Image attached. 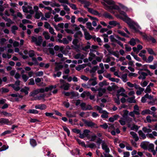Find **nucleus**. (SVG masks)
Masks as SVG:
<instances>
[{"mask_svg": "<svg viewBox=\"0 0 157 157\" xmlns=\"http://www.w3.org/2000/svg\"><path fill=\"white\" fill-rule=\"evenodd\" d=\"M103 0L110 6H107L105 7V9L106 10L113 13H115L113 10H117L120 14L124 16L123 17H121V18L127 23L131 29H133L136 32H140L141 28L138 25L129 18L124 12L121 10V9H122L124 10L127 11L128 8L127 7L121 4H119V6H118L116 5L115 2L112 0Z\"/></svg>", "mask_w": 157, "mask_h": 157, "instance_id": "nucleus-1", "label": "nucleus"}, {"mask_svg": "<svg viewBox=\"0 0 157 157\" xmlns=\"http://www.w3.org/2000/svg\"><path fill=\"white\" fill-rule=\"evenodd\" d=\"M10 5L11 8L10 9V12L11 13V16L13 17L14 19L17 17L16 15L15 14V10H16V8H17V4L13 2H11Z\"/></svg>", "mask_w": 157, "mask_h": 157, "instance_id": "nucleus-2", "label": "nucleus"}, {"mask_svg": "<svg viewBox=\"0 0 157 157\" xmlns=\"http://www.w3.org/2000/svg\"><path fill=\"white\" fill-rule=\"evenodd\" d=\"M31 41L35 43L37 45L40 46L42 41V38L40 36H39L38 37L34 36H32Z\"/></svg>", "mask_w": 157, "mask_h": 157, "instance_id": "nucleus-3", "label": "nucleus"}, {"mask_svg": "<svg viewBox=\"0 0 157 157\" xmlns=\"http://www.w3.org/2000/svg\"><path fill=\"white\" fill-rule=\"evenodd\" d=\"M23 11L25 13H29L31 14H33L34 11L33 10L32 7L30 6H22Z\"/></svg>", "mask_w": 157, "mask_h": 157, "instance_id": "nucleus-4", "label": "nucleus"}, {"mask_svg": "<svg viewBox=\"0 0 157 157\" xmlns=\"http://www.w3.org/2000/svg\"><path fill=\"white\" fill-rule=\"evenodd\" d=\"M60 87L61 88L65 90H68L70 86V84L69 83L66 82L62 79L60 80Z\"/></svg>", "mask_w": 157, "mask_h": 157, "instance_id": "nucleus-5", "label": "nucleus"}, {"mask_svg": "<svg viewBox=\"0 0 157 157\" xmlns=\"http://www.w3.org/2000/svg\"><path fill=\"white\" fill-rule=\"evenodd\" d=\"M20 81L19 80L16 81L14 84H10L8 85L9 86L12 87L13 89L16 91H18L20 89L19 87Z\"/></svg>", "mask_w": 157, "mask_h": 157, "instance_id": "nucleus-6", "label": "nucleus"}, {"mask_svg": "<svg viewBox=\"0 0 157 157\" xmlns=\"http://www.w3.org/2000/svg\"><path fill=\"white\" fill-rule=\"evenodd\" d=\"M101 147L102 149L104 150L105 152L109 153V152L110 150L108 144L104 141L102 142Z\"/></svg>", "mask_w": 157, "mask_h": 157, "instance_id": "nucleus-7", "label": "nucleus"}, {"mask_svg": "<svg viewBox=\"0 0 157 157\" xmlns=\"http://www.w3.org/2000/svg\"><path fill=\"white\" fill-rule=\"evenodd\" d=\"M141 69L138 72V73L140 75L138 78L144 80L145 79L146 76L148 75V74L145 72H142Z\"/></svg>", "mask_w": 157, "mask_h": 157, "instance_id": "nucleus-8", "label": "nucleus"}, {"mask_svg": "<svg viewBox=\"0 0 157 157\" xmlns=\"http://www.w3.org/2000/svg\"><path fill=\"white\" fill-rule=\"evenodd\" d=\"M90 52L89 53L90 56L89 58V60L90 61H91L93 59L96 57V55L94 53V52H95V50H94L91 49L90 50Z\"/></svg>", "mask_w": 157, "mask_h": 157, "instance_id": "nucleus-9", "label": "nucleus"}, {"mask_svg": "<svg viewBox=\"0 0 157 157\" xmlns=\"http://www.w3.org/2000/svg\"><path fill=\"white\" fill-rule=\"evenodd\" d=\"M35 108L36 109H39L43 110L46 109L47 108V106L45 104H40L36 105L35 106Z\"/></svg>", "mask_w": 157, "mask_h": 157, "instance_id": "nucleus-10", "label": "nucleus"}, {"mask_svg": "<svg viewBox=\"0 0 157 157\" xmlns=\"http://www.w3.org/2000/svg\"><path fill=\"white\" fill-rule=\"evenodd\" d=\"M84 123L88 127H94L96 125V124L95 123L90 121L85 120L84 121Z\"/></svg>", "mask_w": 157, "mask_h": 157, "instance_id": "nucleus-11", "label": "nucleus"}, {"mask_svg": "<svg viewBox=\"0 0 157 157\" xmlns=\"http://www.w3.org/2000/svg\"><path fill=\"white\" fill-rule=\"evenodd\" d=\"M139 40L137 39H134V38H132L129 42V43L130 45L134 46L136 43H139Z\"/></svg>", "mask_w": 157, "mask_h": 157, "instance_id": "nucleus-12", "label": "nucleus"}, {"mask_svg": "<svg viewBox=\"0 0 157 157\" xmlns=\"http://www.w3.org/2000/svg\"><path fill=\"white\" fill-rule=\"evenodd\" d=\"M88 11L90 13L97 16H99L100 14L98 12L91 8H88Z\"/></svg>", "mask_w": 157, "mask_h": 157, "instance_id": "nucleus-13", "label": "nucleus"}, {"mask_svg": "<svg viewBox=\"0 0 157 157\" xmlns=\"http://www.w3.org/2000/svg\"><path fill=\"white\" fill-rule=\"evenodd\" d=\"M97 78L96 77H93L92 78L90 79L89 81V82H90L91 86H94L97 84L96 81Z\"/></svg>", "mask_w": 157, "mask_h": 157, "instance_id": "nucleus-14", "label": "nucleus"}, {"mask_svg": "<svg viewBox=\"0 0 157 157\" xmlns=\"http://www.w3.org/2000/svg\"><path fill=\"white\" fill-rule=\"evenodd\" d=\"M98 90V96L100 97L102 96L103 94L105 92L106 90L105 88H100Z\"/></svg>", "mask_w": 157, "mask_h": 157, "instance_id": "nucleus-15", "label": "nucleus"}, {"mask_svg": "<svg viewBox=\"0 0 157 157\" xmlns=\"http://www.w3.org/2000/svg\"><path fill=\"white\" fill-rule=\"evenodd\" d=\"M128 127L130 128V129L131 130L136 131H137L140 128V126H139L138 125H136L135 124H133L131 126V125L129 124H128Z\"/></svg>", "mask_w": 157, "mask_h": 157, "instance_id": "nucleus-16", "label": "nucleus"}, {"mask_svg": "<svg viewBox=\"0 0 157 157\" xmlns=\"http://www.w3.org/2000/svg\"><path fill=\"white\" fill-rule=\"evenodd\" d=\"M10 121L7 119L1 118L0 119V123L2 124H9Z\"/></svg>", "mask_w": 157, "mask_h": 157, "instance_id": "nucleus-17", "label": "nucleus"}, {"mask_svg": "<svg viewBox=\"0 0 157 157\" xmlns=\"http://www.w3.org/2000/svg\"><path fill=\"white\" fill-rule=\"evenodd\" d=\"M148 143L149 142H143L141 143L140 146L142 148L146 149L148 147Z\"/></svg>", "mask_w": 157, "mask_h": 157, "instance_id": "nucleus-18", "label": "nucleus"}, {"mask_svg": "<svg viewBox=\"0 0 157 157\" xmlns=\"http://www.w3.org/2000/svg\"><path fill=\"white\" fill-rule=\"evenodd\" d=\"M45 97V95L44 94H41L39 95H37L35 98L36 100H43V101L44 102L45 101V99H44Z\"/></svg>", "mask_w": 157, "mask_h": 157, "instance_id": "nucleus-19", "label": "nucleus"}, {"mask_svg": "<svg viewBox=\"0 0 157 157\" xmlns=\"http://www.w3.org/2000/svg\"><path fill=\"white\" fill-rule=\"evenodd\" d=\"M130 134L135 139V141H137L139 140L137 134L135 132L132 131L130 132Z\"/></svg>", "mask_w": 157, "mask_h": 157, "instance_id": "nucleus-20", "label": "nucleus"}, {"mask_svg": "<svg viewBox=\"0 0 157 157\" xmlns=\"http://www.w3.org/2000/svg\"><path fill=\"white\" fill-rule=\"evenodd\" d=\"M103 15L106 18H108L110 20L113 19V17L107 12L104 13Z\"/></svg>", "mask_w": 157, "mask_h": 157, "instance_id": "nucleus-21", "label": "nucleus"}, {"mask_svg": "<svg viewBox=\"0 0 157 157\" xmlns=\"http://www.w3.org/2000/svg\"><path fill=\"white\" fill-rule=\"evenodd\" d=\"M29 90V87L25 86L24 88L21 89L20 91L21 92H24L26 95H27L28 94V91Z\"/></svg>", "mask_w": 157, "mask_h": 157, "instance_id": "nucleus-22", "label": "nucleus"}, {"mask_svg": "<svg viewBox=\"0 0 157 157\" xmlns=\"http://www.w3.org/2000/svg\"><path fill=\"white\" fill-rule=\"evenodd\" d=\"M153 113L150 111L149 109H147L142 111L141 113V114L143 115H144L147 114H152Z\"/></svg>", "mask_w": 157, "mask_h": 157, "instance_id": "nucleus-23", "label": "nucleus"}, {"mask_svg": "<svg viewBox=\"0 0 157 157\" xmlns=\"http://www.w3.org/2000/svg\"><path fill=\"white\" fill-rule=\"evenodd\" d=\"M54 21L56 22H59L63 20L62 18L61 17H59L58 14H56L54 16Z\"/></svg>", "mask_w": 157, "mask_h": 157, "instance_id": "nucleus-24", "label": "nucleus"}, {"mask_svg": "<svg viewBox=\"0 0 157 157\" xmlns=\"http://www.w3.org/2000/svg\"><path fill=\"white\" fill-rule=\"evenodd\" d=\"M43 16V14L40 11H39L36 12L35 17L37 19H39L42 16Z\"/></svg>", "mask_w": 157, "mask_h": 157, "instance_id": "nucleus-25", "label": "nucleus"}, {"mask_svg": "<svg viewBox=\"0 0 157 157\" xmlns=\"http://www.w3.org/2000/svg\"><path fill=\"white\" fill-rule=\"evenodd\" d=\"M135 97L134 96L130 98H128L127 101L130 103H135L136 102V101L135 99Z\"/></svg>", "mask_w": 157, "mask_h": 157, "instance_id": "nucleus-26", "label": "nucleus"}, {"mask_svg": "<svg viewBox=\"0 0 157 157\" xmlns=\"http://www.w3.org/2000/svg\"><path fill=\"white\" fill-rule=\"evenodd\" d=\"M146 49L149 54L155 56H156V54L155 52L152 48H146Z\"/></svg>", "mask_w": 157, "mask_h": 157, "instance_id": "nucleus-27", "label": "nucleus"}, {"mask_svg": "<svg viewBox=\"0 0 157 157\" xmlns=\"http://www.w3.org/2000/svg\"><path fill=\"white\" fill-rule=\"evenodd\" d=\"M84 33L85 38L86 40H89L92 38L90 34L87 31L84 32Z\"/></svg>", "mask_w": 157, "mask_h": 157, "instance_id": "nucleus-28", "label": "nucleus"}, {"mask_svg": "<svg viewBox=\"0 0 157 157\" xmlns=\"http://www.w3.org/2000/svg\"><path fill=\"white\" fill-rule=\"evenodd\" d=\"M93 38L95 41H97L98 43V44L100 45L101 46L102 45V41L100 38L93 37Z\"/></svg>", "mask_w": 157, "mask_h": 157, "instance_id": "nucleus-29", "label": "nucleus"}, {"mask_svg": "<svg viewBox=\"0 0 157 157\" xmlns=\"http://www.w3.org/2000/svg\"><path fill=\"white\" fill-rule=\"evenodd\" d=\"M43 35L46 40H48L50 38V36L48 32L44 31L43 33Z\"/></svg>", "mask_w": 157, "mask_h": 157, "instance_id": "nucleus-30", "label": "nucleus"}, {"mask_svg": "<svg viewBox=\"0 0 157 157\" xmlns=\"http://www.w3.org/2000/svg\"><path fill=\"white\" fill-rule=\"evenodd\" d=\"M39 91L38 89L34 90L33 91L31 92L30 94V96L34 97L36 95L39 93Z\"/></svg>", "mask_w": 157, "mask_h": 157, "instance_id": "nucleus-31", "label": "nucleus"}, {"mask_svg": "<svg viewBox=\"0 0 157 157\" xmlns=\"http://www.w3.org/2000/svg\"><path fill=\"white\" fill-rule=\"evenodd\" d=\"M82 4H84V7L85 8H86L88 9V8H89L88 7L90 5L91 3H90L88 1L84 0L83 2V3H82Z\"/></svg>", "mask_w": 157, "mask_h": 157, "instance_id": "nucleus-32", "label": "nucleus"}, {"mask_svg": "<svg viewBox=\"0 0 157 157\" xmlns=\"http://www.w3.org/2000/svg\"><path fill=\"white\" fill-rule=\"evenodd\" d=\"M88 18H83L82 17H79L78 19V21L80 22H82L83 23H85L88 21Z\"/></svg>", "mask_w": 157, "mask_h": 157, "instance_id": "nucleus-33", "label": "nucleus"}, {"mask_svg": "<svg viewBox=\"0 0 157 157\" xmlns=\"http://www.w3.org/2000/svg\"><path fill=\"white\" fill-rule=\"evenodd\" d=\"M94 108L96 110H98L99 113H104V112L105 111V110H102V109L100 106L96 105L94 106Z\"/></svg>", "mask_w": 157, "mask_h": 157, "instance_id": "nucleus-34", "label": "nucleus"}, {"mask_svg": "<svg viewBox=\"0 0 157 157\" xmlns=\"http://www.w3.org/2000/svg\"><path fill=\"white\" fill-rule=\"evenodd\" d=\"M66 115L67 116L69 117H76L75 113H71L70 112H67L66 113Z\"/></svg>", "mask_w": 157, "mask_h": 157, "instance_id": "nucleus-35", "label": "nucleus"}, {"mask_svg": "<svg viewBox=\"0 0 157 157\" xmlns=\"http://www.w3.org/2000/svg\"><path fill=\"white\" fill-rule=\"evenodd\" d=\"M142 130L145 133H148L151 132L152 131L151 128H147V127H144L143 128Z\"/></svg>", "mask_w": 157, "mask_h": 157, "instance_id": "nucleus-36", "label": "nucleus"}, {"mask_svg": "<svg viewBox=\"0 0 157 157\" xmlns=\"http://www.w3.org/2000/svg\"><path fill=\"white\" fill-rule=\"evenodd\" d=\"M109 24L110 25L115 26L118 24V22L116 21H109Z\"/></svg>", "mask_w": 157, "mask_h": 157, "instance_id": "nucleus-37", "label": "nucleus"}, {"mask_svg": "<svg viewBox=\"0 0 157 157\" xmlns=\"http://www.w3.org/2000/svg\"><path fill=\"white\" fill-rule=\"evenodd\" d=\"M74 58L75 59H83V56L82 55H81L80 54H77L75 55L74 56Z\"/></svg>", "mask_w": 157, "mask_h": 157, "instance_id": "nucleus-38", "label": "nucleus"}, {"mask_svg": "<svg viewBox=\"0 0 157 157\" xmlns=\"http://www.w3.org/2000/svg\"><path fill=\"white\" fill-rule=\"evenodd\" d=\"M125 91V90L123 88H121L117 91V96L119 97L121 95V94L123 93Z\"/></svg>", "mask_w": 157, "mask_h": 157, "instance_id": "nucleus-39", "label": "nucleus"}, {"mask_svg": "<svg viewBox=\"0 0 157 157\" xmlns=\"http://www.w3.org/2000/svg\"><path fill=\"white\" fill-rule=\"evenodd\" d=\"M30 144L33 147H34L36 145V140L33 139H30Z\"/></svg>", "mask_w": 157, "mask_h": 157, "instance_id": "nucleus-40", "label": "nucleus"}, {"mask_svg": "<svg viewBox=\"0 0 157 157\" xmlns=\"http://www.w3.org/2000/svg\"><path fill=\"white\" fill-rule=\"evenodd\" d=\"M27 113L37 114L38 113V111L35 109H29L28 111L27 112Z\"/></svg>", "mask_w": 157, "mask_h": 157, "instance_id": "nucleus-41", "label": "nucleus"}, {"mask_svg": "<svg viewBox=\"0 0 157 157\" xmlns=\"http://www.w3.org/2000/svg\"><path fill=\"white\" fill-rule=\"evenodd\" d=\"M138 133L142 139H144L146 138V136L145 134L144 133L141 131H139L138 132Z\"/></svg>", "mask_w": 157, "mask_h": 157, "instance_id": "nucleus-42", "label": "nucleus"}, {"mask_svg": "<svg viewBox=\"0 0 157 157\" xmlns=\"http://www.w3.org/2000/svg\"><path fill=\"white\" fill-rule=\"evenodd\" d=\"M86 25L87 28L90 30H92L94 29V28L92 26L91 23L90 22H88L86 23Z\"/></svg>", "mask_w": 157, "mask_h": 157, "instance_id": "nucleus-43", "label": "nucleus"}, {"mask_svg": "<svg viewBox=\"0 0 157 157\" xmlns=\"http://www.w3.org/2000/svg\"><path fill=\"white\" fill-rule=\"evenodd\" d=\"M62 6L63 7L64 10L66 12L67 14H69L70 13V9L67 6L65 5H63Z\"/></svg>", "mask_w": 157, "mask_h": 157, "instance_id": "nucleus-44", "label": "nucleus"}, {"mask_svg": "<svg viewBox=\"0 0 157 157\" xmlns=\"http://www.w3.org/2000/svg\"><path fill=\"white\" fill-rule=\"evenodd\" d=\"M121 78L123 82H126L128 80L127 79V74H125L121 76Z\"/></svg>", "mask_w": 157, "mask_h": 157, "instance_id": "nucleus-45", "label": "nucleus"}, {"mask_svg": "<svg viewBox=\"0 0 157 157\" xmlns=\"http://www.w3.org/2000/svg\"><path fill=\"white\" fill-rule=\"evenodd\" d=\"M146 120L147 122L148 123H151L152 121H156L155 120L151 119V117L150 116H148L146 117Z\"/></svg>", "mask_w": 157, "mask_h": 157, "instance_id": "nucleus-46", "label": "nucleus"}, {"mask_svg": "<svg viewBox=\"0 0 157 157\" xmlns=\"http://www.w3.org/2000/svg\"><path fill=\"white\" fill-rule=\"evenodd\" d=\"M144 90V88L141 87L136 91V94L138 95H140L142 94V92H143Z\"/></svg>", "mask_w": 157, "mask_h": 157, "instance_id": "nucleus-47", "label": "nucleus"}, {"mask_svg": "<svg viewBox=\"0 0 157 157\" xmlns=\"http://www.w3.org/2000/svg\"><path fill=\"white\" fill-rule=\"evenodd\" d=\"M101 115V117L102 118H105L108 117V113L106 111H105L104 113H102Z\"/></svg>", "mask_w": 157, "mask_h": 157, "instance_id": "nucleus-48", "label": "nucleus"}, {"mask_svg": "<svg viewBox=\"0 0 157 157\" xmlns=\"http://www.w3.org/2000/svg\"><path fill=\"white\" fill-rule=\"evenodd\" d=\"M60 43H62L64 44H67L69 43V41L66 38H63L62 40L59 41Z\"/></svg>", "mask_w": 157, "mask_h": 157, "instance_id": "nucleus-49", "label": "nucleus"}, {"mask_svg": "<svg viewBox=\"0 0 157 157\" xmlns=\"http://www.w3.org/2000/svg\"><path fill=\"white\" fill-rule=\"evenodd\" d=\"M82 34L80 31H78L74 35L75 37L76 38L79 36H82Z\"/></svg>", "mask_w": 157, "mask_h": 157, "instance_id": "nucleus-50", "label": "nucleus"}, {"mask_svg": "<svg viewBox=\"0 0 157 157\" xmlns=\"http://www.w3.org/2000/svg\"><path fill=\"white\" fill-rule=\"evenodd\" d=\"M154 59V57L152 56H150L148 58V59L146 61V62L148 63H150L152 62Z\"/></svg>", "mask_w": 157, "mask_h": 157, "instance_id": "nucleus-51", "label": "nucleus"}, {"mask_svg": "<svg viewBox=\"0 0 157 157\" xmlns=\"http://www.w3.org/2000/svg\"><path fill=\"white\" fill-rule=\"evenodd\" d=\"M82 87L86 88H90L91 85L90 84V82H89L87 84L83 83L82 84Z\"/></svg>", "mask_w": 157, "mask_h": 157, "instance_id": "nucleus-52", "label": "nucleus"}, {"mask_svg": "<svg viewBox=\"0 0 157 157\" xmlns=\"http://www.w3.org/2000/svg\"><path fill=\"white\" fill-rule=\"evenodd\" d=\"M77 141L78 143L81 145L82 146L84 147H86V146L85 145V144L84 142L81 141L80 140L78 139H77L76 140Z\"/></svg>", "mask_w": 157, "mask_h": 157, "instance_id": "nucleus-53", "label": "nucleus"}, {"mask_svg": "<svg viewBox=\"0 0 157 157\" xmlns=\"http://www.w3.org/2000/svg\"><path fill=\"white\" fill-rule=\"evenodd\" d=\"M90 132V130L88 129H85L83 131V133H84V135H85L86 137H88V136L89 135V133Z\"/></svg>", "mask_w": 157, "mask_h": 157, "instance_id": "nucleus-54", "label": "nucleus"}, {"mask_svg": "<svg viewBox=\"0 0 157 157\" xmlns=\"http://www.w3.org/2000/svg\"><path fill=\"white\" fill-rule=\"evenodd\" d=\"M2 18L5 21H8L10 24H12L13 23V22L11 20L10 18H8L7 17H2Z\"/></svg>", "mask_w": 157, "mask_h": 157, "instance_id": "nucleus-55", "label": "nucleus"}, {"mask_svg": "<svg viewBox=\"0 0 157 157\" xmlns=\"http://www.w3.org/2000/svg\"><path fill=\"white\" fill-rule=\"evenodd\" d=\"M49 33L52 34L53 35H56V33L54 32V29L51 27L49 29Z\"/></svg>", "mask_w": 157, "mask_h": 157, "instance_id": "nucleus-56", "label": "nucleus"}, {"mask_svg": "<svg viewBox=\"0 0 157 157\" xmlns=\"http://www.w3.org/2000/svg\"><path fill=\"white\" fill-rule=\"evenodd\" d=\"M10 95L13 97H18L19 98H22L23 96L19 94H11Z\"/></svg>", "mask_w": 157, "mask_h": 157, "instance_id": "nucleus-57", "label": "nucleus"}, {"mask_svg": "<svg viewBox=\"0 0 157 157\" xmlns=\"http://www.w3.org/2000/svg\"><path fill=\"white\" fill-rule=\"evenodd\" d=\"M90 43L88 42L87 45L83 48V49L85 51H87L88 49L90 48Z\"/></svg>", "mask_w": 157, "mask_h": 157, "instance_id": "nucleus-58", "label": "nucleus"}, {"mask_svg": "<svg viewBox=\"0 0 157 157\" xmlns=\"http://www.w3.org/2000/svg\"><path fill=\"white\" fill-rule=\"evenodd\" d=\"M63 67V65L61 64H59L55 67V70L56 71H58L62 68Z\"/></svg>", "mask_w": 157, "mask_h": 157, "instance_id": "nucleus-59", "label": "nucleus"}, {"mask_svg": "<svg viewBox=\"0 0 157 157\" xmlns=\"http://www.w3.org/2000/svg\"><path fill=\"white\" fill-rule=\"evenodd\" d=\"M4 116L7 117H11L12 115V114L10 113H7L6 111H3L1 112Z\"/></svg>", "mask_w": 157, "mask_h": 157, "instance_id": "nucleus-60", "label": "nucleus"}, {"mask_svg": "<svg viewBox=\"0 0 157 157\" xmlns=\"http://www.w3.org/2000/svg\"><path fill=\"white\" fill-rule=\"evenodd\" d=\"M117 33L120 34L122 36H126L127 37H128V36H127L126 34L124 33L123 32L120 30H118L117 31Z\"/></svg>", "mask_w": 157, "mask_h": 157, "instance_id": "nucleus-61", "label": "nucleus"}, {"mask_svg": "<svg viewBox=\"0 0 157 157\" xmlns=\"http://www.w3.org/2000/svg\"><path fill=\"white\" fill-rule=\"evenodd\" d=\"M22 78L25 82L27 81L29 78V77L27 76L25 74H23L22 75Z\"/></svg>", "mask_w": 157, "mask_h": 157, "instance_id": "nucleus-62", "label": "nucleus"}, {"mask_svg": "<svg viewBox=\"0 0 157 157\" xmlns=\"http://www.w3.org/2000/svg\"><path fill=\"white\" fill-rule=\"evenodd\" d=\"M70 6L73 10H76L77 9V8L76 6L75 5L73 4H70L69 3V4Z\"/></svg>", "mask_w": 157, "mask_h": 157, "instance_id": "nucleus-63", "label": "nucleus"}, {"mask_svg": "<svg viewBox=\"0 0 157 157\" xmlns=\"http://www.w3.org/2000/svg\"><path fill=\"white\" fill-rule=\"evenodd\" d=\"M35 74L37 76H41L43 75L44 73L42 71H39L36 72Z\"/></svg>", "mask_w": 157, "mask_h": 157, "instance_id": "nucleus-64", "label": "nucleus"}]
</instances>
